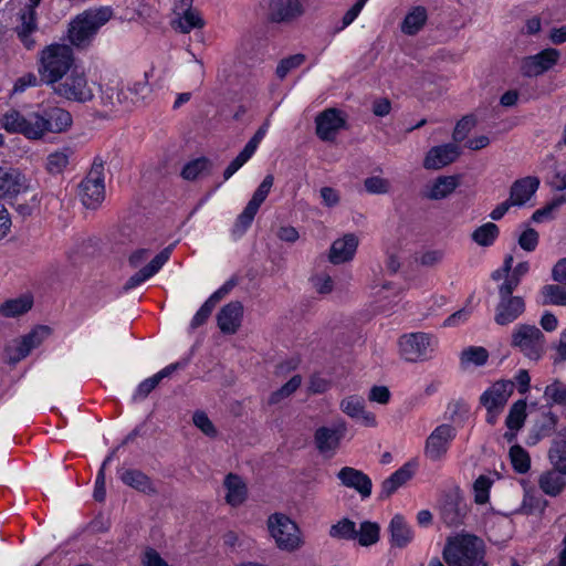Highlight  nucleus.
Returning <instances> with one entry per match:
<instances>
[{
    "mask_svg": "<svg viewBox=\"0 0 566 566\" xmlns=\"http://www.w3.org/2000/svg\"><path fill=\"white\" fill-rule=\"evenodd\" d=\"M71 114L63 108H52L49 112H30L23 114L10 109L0 119L1 127L10 134H21L30 140H40L48 133H63L72 126Z\"/></svg>",
    "mask_w": 566,
    "mask_h": 566,
    "instance_id": "f257e3e1",
    "label": "nucleus"
},
{
    "mask_svg": "<svg viewBox=\"0 0 566 566\" xmlns=\"http://www.w3.org/2000/svg\"><path fill=\"white\" fill-rule=\"evenodd\" d=\"M76 64V59L70 46L50 44L39 53L36 70L40 81L52 88Z\"/></svg>",
    "mask_w": 566,
    "mask_h": 566,
    "instance_id": "f03ea898",
    "label": "nucleus"
},
{
    "mask_svg": "<svg viewBox=\"0 0 566 566\" xmlns=\"http://www.w3.org/2000/svg\"><path fill=\"white\" fill-rule=\"evenodd\" d=\"M114 17L108 6L92 8L77 14L69 24L67 39L73 46L85 48L95 39L98 30Z\"/></svg>",
    "mask_w": 566,
    "mask_h": 566,
    "instance_id": "7ed1b4c3",
    "label": "nucleus"
},
{
    "mask_svg": "<svg viewBox=\"0 0 566 566\" xmlns=\"http://www.w3.org/2000/svg\"><path fill=\"white\" fill-rule=\"evenodd\" d=\"M483 543L470 534L449 537L443 557L449 566H479L483 560Z\"/></svg>",
    "mask_w": 566,
    "mask_h": 566,
    "instance_id": "20e7f679",
    "label": "nucleus"
},
{
    "mask_svg": "<svg viewBox=\"0 0 566 566\" xmlns=\"http://www.w3.org/2000/svg\"><path fill=\"white\" fill-rule=\"evenodd\" d=\"M51 90L63 99L75 103H87L92 101L95 95V83L88 78L85 69L76 64Z\"/></svg>",
    "mask_w": 566,
    "mask_h": 566,
    "instance_id": "39448f33",
    "label": "nucleus"
},
{
    "mask_svg": "<svg viewBox=\"0 0 566 566\" xmlns=\"http://www.w3.org/2000/svg\"><path fill=\"white\" fill-rule=\"evenodd\" d=\"M266 527L270 537L280 551L292 553L304 545L301 528L286 514H271L266 520Z\"/></svg>",
    "mask_w": 566,
    "mask_h": 566,
    "instance_id": "423d86ee",
    "label": "nucleus"
},
{
    "mask_svg": "<svg viewBox=\"0 0 566 566\" xmlns=\"http://www.w3.org/2000/svg\"><path fill=\"white\" fill-rule=\"evenodd\" d=\"M398 355L407 363H423L432 359L438 348V339L428 333L415 332L398 338Z\"/></svg>",
    "mask_w": 566,
    "mask_h": 566,
    "instance_id": "0eeeda50",
    "label": "nucleus"
},
{
    "mask_svg": "<svg viewBox=\"0 0 566 566\" xmlns=\"http://www.w3.org/2000/svg\"><path fill=\"white\" fill-rule=\"evenodd\" d=\"M545 336L534 325L518 324L511 335L512 347L520 350L526 358L538 360L545 353Z\"/></svg>",
    "mask_w": 566,
    "mask_h": 566,
    "instance_id": "6e6552de",
    "label": "nucleus"
},
{
    "mask_svg": "<svg viewBox=\"0 0 566 566\" xmlns=\"http://www.w3.org/2000/svg\"><path fill=\"white\" fill-rule=\"evenodd\" d=\"M513 390V381L501 379L493 382L482 392L480 403L486 411L485 420L488 423H496Z\"/></svg>",
    "mask_w": 566,
    "mask_h": 566,
    "instance_id": "1a4fd4ad",
    "label": "nucleus"
},
{
    "mask_svg": "<svg viewBox=\"0 0 566 566\" xmlns=\"http://www.w3.org/2000/svg\"><path fill=\"white\" fill-rule=\"evenodd\" d=\"M517 286L516 280H505L500 286V301L496 305L494 321L499 325H509L516 321L525 311V302L521 296L512 295Z\"/></svg>",
    "mask_w": 566,
    "mask_h": 566,
    "instance_id": "9d476101",
    "label": "nucleus"
},
{
    "mask_svg": "<svg viewBox=\"0 0 566 566\" xmlns=\"http://www.w3.org/2000/svg\"><path fill=\"white\" fill-rule=\"evenodd\" d=\"M274 184V177L266 175L259 187L253 192L251 199L238 216L234 229L238 232H244L253 222L260 207L264 203Z\"/></svg>",
    "mask_w": 566,
    "mask_h": 566,
    "instance_id": "9b49d317",
    "label": "nucleus"
},
{
    "mask_svg": "<svg viewBox=\"0 0 566 566\" xmlns=\"http://www.w3.org/2000/svg\"><path fill=\"white\" fill-rule=\"evenodd\" d=\"M78 196L86 208H97L105 198L104 172L102 166H95L78 186Z\"/></svg>",
    "mask_w": 566,
    "mask_h": 566,
    "instance_id": "f8f14e48",
    "label": "nucleus"
},
{
    "mask_svg": "<svg viewBox=\"0 0 566 566\" xmlns=\"http://www.w3.org/2000/svg\"><path fill=\"white\" fill-rule=\"evenodd\" d=\"M457 436L453 426L443 423L433 429L424 443V455L431 461H441L446 458L449 448Z\"/></svg>",
    "mask_w": 566,
    "mask_h": 566,
    "instance_id": "ddd939ff",
    "label": "nucleus"
},
{
    "mask_svg": "<svg viewBox=\"0 0 566 566\" xmlns=\"http://www.w3.org/2000/svg\"><path fill=\"white\" fill-rule=\"evenodd\" d=\"M151 86L148 81V74L143 78L130 82L122 86L116 93V103L123 111H132L143 105L150 96Z\"/></svg>",
    "mask_w": 566,
    "mask_h": 566,
    "instance_id": "4468645a",
    "label": "nucleus"
},
{
    "mask_svg": "<svg viewBox=\"0 0 566 566\" xmlns=\"http://www.w3.org/2000/svg\"><path fill=\"white\" fill-rule=\"evenodd\" d=\"M560 59L556 49H544L541 52L523 57L520 61V71L524 76L536 77L553 69Z\"/></svg>",
    "mask_w": 566,
    "mask_h": 566,
    "instance_id": "2eb2a0df",
    "label": "nucleus"
},
{
    "mask_svg": "<svg viewBox=\"0 0 566 566\" xmlns=\"http://www.w3.org/2000/svg\"><path fill=\"white\" fill-rule=\"evenodd\" d=\"M339 409L343 413L356 420L363 427L376 428L378 426L377 416L367 409L365 399L361 396H345L339 401Z\"/></svg>",
    "mask_w": 566,
    "mask_h": 566,
    "instance_id": "dca6fc26",
    "label": "nucleus"
},
{
    "mask_svg": "<svg viewBox=\"0 0 566 566\" xmlns=\"http://www.w3.org/2000/svg\"><path fill=\"white\" fill-rule=\"evenodd\" d=\"M346 115L337 108H327L315 118L316 134L325 142L334 140L336 135L345 127Z\"/></svg>",
    "mask_w": 566,
    "mask_h": 566,
    "instance_id": "f3484780",
    "label": "nucleus"
},
{
    "mask_svg": "<svg viewBox=\"0 0 566 566\" xmlns=\"http://www.w3.org/2000/svg\"><path fill=\"white\" fill-rule=\"evenodd\" d=\"M358 245L359 238L356 233H344L332 242L327 259L334 265L352 262L355 259Z\"/></svg>",
    "mask_w": 566,
    "mask_h": 566,
    "instance_id": "a211bd4d",
    "label": "nucleus"
},
{
    "mask_svg": "<svg viewBox=\"0 0 566 566\" xmlns=\"http://www.w3.org/2000/svg\"><path fill=\"white\" fill-rule=\"evenodd\" d=\"M50 333L49 327L38 326L22 338L13 340L7 348L10 360L18 361L24 358L33 348L46 339Z\"/></svg>",
    "mask_w": 566,
    "mask_h": 566,
    "instance_id": "6ab92c4d",
    "label": "nucleus"
},
{
    "mask_svg": "<svg viewBox=\"0 0 566 566\" xmlns=\"http://www.w3.org/2000/svg\"><path fill=\"white\" fill-rule=\"evenodd\" d=\"M28 189L29 180L20 170L0 167V199H12Z\"/></svg>",
    "mask_w": 566,
    "mask_h": 566,
    "instance_id": "aec40b11",
    "label": "nucleus"
},
{
    "mask_svg": "<svg viewBox=\"0 0 566 566\" xmlns=\"http://www.w3.org/2000/svg\"><path fill=\"white\" fill-rule=\"evenodd\" d=\"M345 424H340L338 427L322 426L317 428L314 433L316 448L322 454L333 455L338 449L340 441L345 436Z\"/></svg>",
    "mask_w": 566,
    "mask_h": 566,
    "instance_id": "412c9836",
    "label": "nucleus"
},
{
    "mask_svg": "<svg viewBox=\"0 0 566 566\" xmlns=\"http://www.w3.org/2000/svg\"><path fill=\"white\" fill-rule=\"evenodd\" d=\"M223 499L231 507L243 505L249 497V489L245 480L235 474L228 473L222 482Z\"/></svg>",
    "mask_w": 566,
    "mask_h": 566,
    "instance_id": "4be33fe9",
    "label": "nucleus"
},
{
    "mask_svg": "<svg viewBox=\"0 0 566 566\" xmlns=\"http://www.w3.org/2000/svg\"><path fill=\"white\" fill-rule=\"evenodd\" d=\"M459 156V147L454 144L434 146L427 151L423 167L428 170H439L455 161Z\"/></svg>",
    "mask_w": 566,
    "mask_h": 566,
    "instance_id": "5701e85b",
    "label": "nucleus"
},
{
    "mask_svg": "<svg viewBox=\"0 0 566 566\" xmlns=\"http://www.w3.org/2000/svg\"><path fill=\"white\" fill-rule=\"evenodd\" d=\"M304 13L303 0H270L269 19L273 22H286Z\"/></svg>",
    "mask_w": 566,
    "mask_h": 566,
    "instance_id": "b1692460",
    "label": "nucleus"
},
{
    "mask_svg": "<svg viewBox=\"0 0 566 566\" xmlns=\"http://www.w3.org/2000/svg\"><path fill=\"white\" fill-rule=\"evenodd\" d=\"M337 479L340 481L342 485L354 489L363 497H368L371 493L370 479L357 469L344 467L338 471Z\"/></svg>",
    "mask_w": 566,
    "mask_h": 566,
    "instance_id": "393cba45",
    "label": "nucleus"
},
{
    "mask_svg": "<svg viewBox=\"0 0 566 566\" xmlns=\"http://www.w3.org/2000/svg\"><path fill=\"white\" fill-rule=\"evenodd\" d=\"M460 184L458 176H439L423 188V196L430 200H442L452 195Z\"/></svg>",
    "mask_w": 566,
    "mask_h": 566,
    "instance_id": "a878e982",
    "label": "nucleus"
},
{
    "mask_svg": "<svg viewBox=\"0 0 566 566\" xmlns=\"http://www.w3.org/2000/svg\"><path fill=\"white\" fill-rule=\"evenodd\" d=\"M539 187V179L534 176H527L516 180L510 190V202L515 207L526 205L536 193Z\"/></svg>",
    "mask_w": 566,
    "mask_h": 566,
    "instance_id": "bb28decb",
    "label": "nucleus"
},
{
    "mask_svg": "<svg viewBox=\"0 0 566 566\" xmlns=\"http://www.w3.org/2000/svg\"><path fill=\"white\" fill-rule=\"evenodd\" d=\"M526 408L527 403L524 399L516 400L510 407L509 413L505 418V426L507 430L503 434V438L507 442H513L517 436V432L523 428L527 417Z\"/></svg>",
    "mask_w": 566,
    "mask_h": 566,
    "instance_id": "cd10ccee",
    "label": "nucleus"
},
{
    "mask_svg": "<svg viewBox=\"0 0 566 566\" xmlns=\"http://www.w3.org/2000/svg\"><path fill=\"white\" fill-rule=\"evenodd\" d=\"M171 254V248H165L146 266L129 277L127 287L134 289L153 277L166 264Z\"/></svg>",
    "mask_w": 566,
    "mask_h": 566,
    "instance_id": "c85d7f7f",
    "label": "nucleus"
},
{
    "mask_svg": "<svg viewBox=\"0 0 566 566\" xmlns=\"http://www.w3.org/2000/svg\"><path fill=\"white\" fill-rule=\"evenodd\" d=\"M243 307L239 302H232L221 308L218 314V326L222 333L234 334L240 327Z\"/></svg>",
    "mask_w": 566,
    "mask_h": 566,
    "instance_id": "c756f323",
    "label": "nucleus"
},
{
    "mask_svg": "<svg viewBox=\"0 0 566 566\" xmlns=\"http://www.w3.org/2000/svg\"><path fill=\"white\" fill-rule=\"evenodd\" d=\"M205 27L206 20L201 12L191 7L177 13L172 21V28L184 34H188L195 30H202Z\"/></svg>",
    "mask_w": 566,
    "mask_h": 566,
    "instance_id": "7c9ffc66",
    "label": "nucleus"
},
{
    "mask_svg": "<svg viewBox=\"0 0 566 566\" xmlns=\"http://www.w3.org/2000/svg\"><path fill=\"white\" fill-rule=\"evenodd\" d=\"M390 542L396 547H405L413 539V532L406 518L396 514L389 523Z\"/></svg>",
    "mask_w": 566,
    "mask_h": 566,
    "instance_id": "2f4dec72",
    "label": "nucleus"
},
{
    "mask_svg": "<svg viewBox=\"0 0 566 566\" xmlns=\"http://www.w3.org/2000/svg\"><path fill=\"white\" fill-rule=\"evenodd\" d=\"M418 463L416 461H409L405 463L400 469L392 473L382 483V493L390 495L396 492L400 486L407 483L415 474Z\"/></svg>",
    "mask_w": 566,
    "mask_h": 566,
    "instance_id": "473e14b6",
    "label": "nucleus"
},
{
    "mask_svg": "<svg viewBox=\"0 0 566 566\" xmlns=\"http://www.w3.org/2000/svg\"><path fill=\"white\" fill-rule=\"evenodd\" d=\"M70 148L55 149L51 151L44 161V169L51 176L62 175L69 167L72 158Z\"/></svg>",
    "mask_w": 566,
    "mask_h": 566,
    "instance_id": "72a5a7b5",
    "label": "nucleus"
},
{
    "mask_svg": "<svg viewBox=\"0 0 566 566\" xmlns=\"http://www.w3.org/2000/svg\"><path fill=\"white\" fill-rule=\"evenodd\" d=\"M33 305V298L30 294H22L17 297L6 300L0 304V314L4 317H15L27 313Z\"/></svg>",
    "mask_w": 566,
    "mask_h": 566,
    "instance_id": "f704fd0d",
    "label": "nucleus"
},
{
    "mask_svg": "<svg viewBox=\"0 0 566 566\" xmlns=\"http://www.w3.org/2000/svg\"><path fill=\"white\" fill-rule=\"evenodd\" d=\"M370 295L385 308L400 295V289L389 281L375 282L370 286Z\"/></svg>",
    "mask_w": 566,
    "mask_h": 566,
    "instance_id": "c9c22d12",
    "label": "nucleus"
},
{
    "mask_svg": "<svg viewBox=\"0 0 566 566\" xmlns=\"http://www.w3.org/2000/svg\"><path fill=\"white\" fill-rule=\"evenodd\" d=\"M427 11L422 7L412 8L401 23V32L407 35L417 34L427 22Z\"/></svg>",
    "mask_w": 566,
    "mask_h": 566,
    "instance_id": "e433bc0d",
    "label": "nucleus"
},
{
    "mask_svg": "<svg viewBox=\"0 0 566 566\" xmlns=\"http://www.w3.org/2000/svg\"><path fill=\"white\" fill-rule=\"evenodd\" d=\"M230 289L231 286L229 284H226L221 286L219 290H217L198 310V312L192 318L191 325L193 327L201 325L209 317L216 304L229 293Z\"/></svg>",
    "mask_w": 566,
    "mask_h": 566,
    "instance_id": "4c0bfd02",
    "label": "nucleus"
},
{
    "mask_svg": "<svg viewBox=\"0 0 566 566\" xmlns=\"http://www.w3.org/2000/svg\"><path fill=\"white\" fill-rule=\"evenodd\" d=\"M564 475L559 470H549L541 475L539 488L548 495H557L566 485Z\"/></svg>",
    "mask_w": 566,
    "mask_h": 566,
    "instance_id": "58836bf2",
    "label": "nucleus"
},
{
    "mask_svg": "<svg viewBox=\"0 0 566 566\" xmlns=\"http://www.w3.org/2000/svg\"><path fill=\"white\" fill-rule=\"evenodd\" d=\"M489 359V353L484 347L471 346L462 350L460 364L464 369L483 366Z\"/></svg>",
    "mask_w": 566,
    "mask_h": 566,
    "instance_id": "ea45409f",
    "label": "nucleus"
},
{
    "mask_svg": "<svg viewBox=\"0 0 566 566\" xmlns=\"http://www.w3.org/2000/svg\"><path fill=\"white\" fill-rule=\"evenodd\" d=\"M35 9L27 6L20 13V25H18V33L28 48L33 45V41L29 40V35L35 30Z\"/></svg>",
    "mask_w": 566,
    "mask_h": 566,
    "instance_id": "a19ab883",
    "label": "nucleus"
},
{
    "mask_svg": "<svg viewBox=\"0 0 566 566\" xmlns=\"http://www.w3.org/2000/svg\"><path fill=\"white\" fill-rule=\"evenodd\" d=\"M548 458L554 469L566 474V431L556 438Z\"/></svg>",
    "mask_w": 566,
    "mask_h": 566,
    "instance_id": "79ce46f5",
    "label": "nucleus"
},
{
    "mask_svg": "<svg viewBox=\"0 0 566 566\" xmlns=\"http://www.w3.org/2000/svg\"><path fill=\"white\" fill-rule=\"evenodd\" d=\"M566 203V192L555 197L545 207L537 209L532 214V221L535 223H544L553 220L560 206Z\"/></svg>",
    "mask_w": 566,
    "mask_h": 566,
    "instance_id": "37998d69",
    "label": "nucleus"
},
{
    "mask_svg": "<svg viewBox=\"0 0 566 566\" xmlns=\"http://www.w3.org/2000/svg\"><path fill=\"white\" fill-rule=\"evenodd\" d=\"M543 304L566 306V287L555 284L545 285L541 290Z\"/></svg>",
    "mask_w": 566,
    "mask_h": 566,
    "instance_id": "c03bdc74",
    "label": "nucleus"
},
{
    "mask_svg": "<svg viewBox=\"0 0 566 566\" xmlns=\"http://www.w3.org/2000/svg\"><path fill=\"white\" fill-rule=\"evenodd\" d=\"M499 235V228L495 223L486 222L476 228L472 233V240L481 245L489 247L493 244Z\"/></svg>",
    "mask_w": 566,
    "mask_h": 566,
    "instance_id": "a18cd8bd",
    "label": "nucleus"
},
{
    "mask_svg": "<svg viewBox=\"0 0 566 566\" xmlns=\"http://www.w3.org/2000/svg\"><path fill=\"white\" fill-rule=\"evenodd\" d=\"M211 167L210 161L207 158H196L185 165L181 171V176L186 180H195L209 172Z\"/></svg>",
    "mask_w": 566,
    "mask_h": 566,
    "instance_id": "49530a36",
    "label": "nucleus"
},
{
    "mask_svg": "<svg viewBox=\"0 0 566 566\" xmlns=\"http://www.w3.org/2000/svg\"><path fill=\"white\" fill-rule=\"evenodd\" d=\"M120 480L128 486L142 492L151 491L149 479L142 472L136 470H125L120 473Z\"/></svg>",
    "mask_w": 566,
    "mask_h": 566,
    "instance_id": "de8ad7c7",
    "label": "nucleus"
},
{
    "mask_svg": "<svg viewBox=\"0 0 566 566\" xmlns=\"http://www.w3.org/2000/svg\"><path fill=\"white\" fill-rule=\"evenodd\" d=\"M175 370V366H168L155 374L154 376L145 379L142 381L137 389H136V396L138 397H146L149 392H151L158 384L166 377H168L172 371Z\"/></svg>",
    "mask_w": 566,
    "mask_h": 566,
    "instance_id": "09e8293b",
    "label": "nucleus"
},
{
    "mask_svg": "<svg viewBox=\"0 0 566 566\" xmlns=\"http://www.w3.org/2000/svg\"><path fill=\"white\" fill-rule=\"evenodd\" d=\"M379 531L377 523L364 522L359 531H356V538L361 546H370L379 541Z\"/></svg>",
    "mask_w": 566,
    "mask_h": 566,
    "instance_id": "8fccbe9b",
    "label": "nucleus"
},
{
    "mask_svg": "<svg viewBox=\"0 0 566 566\" xmlns=\"http://www.w3.org/2000/svg\"><path fill=\"white\" fill-rule=\"evenodd\" d=\"M301 384L302 377L300 375H294L281 388L271 394L269 402L275 405L283 399L289 398L300 388Z\"/></svg>",
    "mask_w": 566,
    "mask_h": 566,
    "instance_id": "3c124183",
    "label": "nucleus"
},
{
    "mask_svg": "<svg viewBox=\"0 0 566 566\" xmlns=\"http://www.w3.org/2000/svg\"><path fill=\"white\" fill-rule=\"evenodd\" d=\"M494 483L491 475H480L473 483L474 501L478 504H485L490 499V490Z\"/></svg>",
    "mask_w": 566,
    "mask_h": 566,
    "instance_id": "603ef678",
    "label": "nucleus"
},
{
    "mask_svg": "<svg viewBox=\"0 0 566 566\" xmlns=\"http://www.w3.org/2000/svg\"><path fill=\"white\" fill-rule=\"evenodd\" d=\"M510 460L514 470L518 473H526L531 468V458L521 446H513L510 449Z\"/></svg>",
    "mask_w": 566,
    "mask_h": 566,
    "instance_id": "864d4df0",
    "label": "nucleus"
},
{
    "mask_svg": "<svg viewBox=\"0 0 566 566\" xmlns=\"http://www.w3.org/2000/svg\"><path fill=\"white\" fill-rule=\"evenodd\" d=\"M539 234L535 229L527 224L522 227L521 233L517 238V243L521 249L526 252H533L537 248Z\"/></svg>",
    "mask_w": 566,
    "mask_h": 566,
    "instance_id": "5fc2aeb1",
    "label": "nucleus"
},
{
    "mask_svg": "<svg viewBox=\"0 0 566 566\" xmlns=\"http://www.w3.org/2000/svg\"><path fill=\"white\" fill-rule=\"evenodd\" d=\"M329 535L334 538H356V525L353 521L344 518L331 527Z\"/></svg>",
    "mask_w": 566,
    "mask_h": 566,
    "instance_id": "6e6d98bb",
    "label": "nucleus"
},
{
    "mask_svg": "<svg viewBox=\"0 0 566 566\" xmlns=\"http://www.w3.org/2000/svg\"><path fill=\"white\" fill-rule=\"evenodd\" d=\"M192 422L205 436L209 438H216L218 436V429L203 411H196L192 416Z\"/></svg>",
    "mask_w": 566,
    "mask_h": 566,
    "instance_id": "4d7b16f0",
    "label": "nucleus"
},
{
    "mask_svg": "<svg viewBox=\"0 0 566 566\" xmlns=\"http://www.w3.org/2000/svg\"><path fill=\"white\" fill-rule=\"evenodd\" d=\"M364 188L370 195H386L390 191V181L380 176H371L364 180Z\"/></svg>",
    "mask_w": 566,
    "mask_h": 566,
    "instance_id": "13d9d810",
    "label": "nucleus"
},
{
    "mask_svg": "<svg viewBox=\"0 0 566 566\" xmlns=\"http://www.w3.org/2000/svg\"><path fill=\"white\" fill-rule=\"evenodd\" d=\"M318 196L322 206L328 209L336 208L340 205L342 201L340 191L337 188L331 186L321 187L318 190Z\"/></svg>",
    "mask_w": 566,
    "mask_h": 566,
    "instance_id": "bf43d9fd",
    "label": "nucleus"
},
{
    "mask_svg": "<svg viewBox=\"0 0 566 566\" xmlns=\"http://www.w3.org/2000/svg\"><path fill=\"white\" fill-rule=\"evenodd\" d=\"M544 397L553 403L566 405V385L554 381L545 388Z\"/></svg>",
    "mask_w": 566,
    "mask_h": 566,
    "instance_id": "052dcab7",
    "label": "nucleus"
},
{
    "mask_svg": "<svg viewBox=\"0 0 566 566\" xmlns=\"http://www.w3.org/2000/svg\"><path fill=\"white\" fill-rule=\"evenodd\" d=\"M304 61H305V57L302 54H295L287 59L282 60L276 67L277 76L280 78L285 77L292 70H295L298 66H301Z\"/></svg>",
    "mask_w": 566,
    "mask_h": 566,
    "instance_id": "680f3d73",
    "label": "nucleus"
},
{
    "mask_svg": "<svg viewBox=\"0 0 566 566\" xmlns=\"http://www.w3.org/2000/svg\"><path fill=\"white\" fill-rule=\"evenodd\" d=\"M476 119L473 116H465L458 122L453 132V138L455 142H462L465 139L468 134L475 127Z\"/></svg>",
    "mask_w": 566,
    "mask_h": 566,
    "instance_id": "e2e57ef3",
    "label": "nucleus"
},
{
    "mask_svg": "<svg viewBox=\"0 0 566 566\" xmlns=\"http://www.w3.org/2000/svg\"><path fill=\"white\" fill-rule=\"evenodd\" d=\"M312 287L319 294H328L333 291L334 282L327 273H319L311 279Z\"/></svg>",
    "mask_w": 566,
    "mask_h": 566,
    "instance_id": "0e129e2a",
    "label": "nucleus"
},
{
    "mask_svg": "<svg viewBox=\"0 0 566 566\" xmlns=\"http://www.w3.org/2000/svg\"><path fill=\"white\" fill-rule=\"evenodd\" d=\"M391 399V392L388 387L377 385L373 386L368 392V400L373 403L388 405Z\"/></svg>",
    "mask_w": 566,
    "mask_h": 566,
    "instance_id": "69168bd1",
    "label": "nucleus"
},
{
    "mask_svg": "<svg viewBox=\"0 0 566 566\" xmlns=\"http://www.w3.org/2000/svg\"><path fill=\"white\" fill-rule=\"evenodd\" d=\"M252 156L253 154L243 148V150L226 168L223 172L224 179L228 180L231 178Z\"/></svg>",
    "mask_w": 566,
    "mask_h": 566,
    "instance_id": "338daca9",
    "label": "nucleus"
},
{
    "mask_svg": "<svg viewBox=\"0 0 566 566\" xmlns=\"http://www.w3.org/2000/svg\"><path fill=\"white\" fill-rule=\"evenodd\" d=\"M331 388V382L327 378L319 375H313L307 384V391L310 394H324Z\"/></svg>",
    "mask_w": 566,
    "mask_h": 566,
    "instance_id": "774afa93",
    "label": "nucleus"
}]
</instances>
